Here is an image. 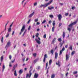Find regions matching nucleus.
Segmentation results:
<instances>
[{
    "instance_id": "nucleus-1",
    "label": "nucleus",
    "mask_w": 78,
    "mask_h": 78,
    "mask_svg": "<svg viewBox=\"0 0 78 78\" xmlns=\"http://www.w3.org/2000/svg\"><path fill=\"white\" fill-rule=\"evenodd\" d=\"M11 45V42L10 41H8L7 43V44L6 45L5 47V48L6 49V50H8V48L9 47H10Z\"/></svg>"
},
{
    "instance_id": "nucleus-2",
    "label": "nucleus",
    "mask_w": 78,
    "mask_h": 78,
    "mask_svg": "<svg viewBox=\"0 0 78 78\" xmlns=\"http://www.w3.org/2000/svg\"><path fill=\"white\" fill-rule=\"evenodd\" d=\"M48 6V5L47 4V3L45 4H41L40 5V6H39V8H42V7H43L44 8H46V7H47Z\"/></svg>"
},
{
    "instance_id": "nucleus-3",
    "label": "nucleus",
    "mask_w": 78,
    "mask_h": 78,
    "mask_svg": "<svg viewBox=\"0 0 78 78\" xmlns=\"http://www.w3.org/2000/svg\"><path fill=\"white\" fill-rule=\"evenodd\" d=\"M25 29V25H23V27L21 30V32L20 33V35L21 34H22V33H23V32L24 31Z\"/></svg>"
},
{
    "instance_id": "nucleus-4",
    "label": "nucleus",
    "mask_w": 78,
    "mask_h": 78,
    "mask_svg": "<svg viewBox=\"0 0 78 78\" xmlns=\"http://www.w3.org/2000/svg\"><path fill=\"white\" fill-rule=\"evenodd\" d=\"M65 50V48L64 47H63L62 50H61L60 51L59 54V55L60 56V55H61L62 54V52L64 51Z\"/></svg>"
},
{
    "instance_id": "nucleus-5",
    "label": "nucleus",
    "mask_w": 78,
    "mask_h": 78,
    "mask_svg": "<svg viewBox=\"0 0 78 78\" xmlns=\"http://www.w3.org/2000/svg\"><path fill=\"white\" fill-rule=\"evenodd\" d=\"M38 39L39 40H38V39L36 38L35 39V41H36L37 43L38 44H41V41H40L41 40V39L39 37H38Z\"/></svg>"
},
{
    "instance_id": "nucleus-6",
    "label": "nucleus",
    "mask_w": 78,
    "mask_h": 78,
    "mask_svg": "<svg viewBox=\"0 0 78 78\" xmlns=\"http://www.w3.org/2000/svg\"><path fill=\"white\" fill-rule=\"evenodd\" d=\"M77 23V21H76L73 23H71L69 25V27H72L73 25H75V24H76Z\"/></svg>"
},
{
    "instance_id": "nucleus-7",
    "label": "nucleus",
    "mask_w": 78,
    "mask_h": 78,
    "mask_svg": "<svg viewBox=\"0 0 78 78\" xmlns=\"http://www.w3.org/2000/svg\"><path fill=\"white\" fill-rule=\"evenodd\" d=\"M34 13H35V12H34L32 13L29 15V18H31V17H33V16H34Z\"/></svg>"
},
{
    "instance_id": "nucleus-8",
    "label": "nucleus",
    "mask_w": 78,
    "mask_h": 78,
    "mask_svg": "<svg viewBox=\"0 0 78 78\" xmlns=\"http://www.w3.org/2000/svg\"><path fill=\"white\" fill-rule=\"evenodd\" d=\"M58 20H61V19H62V16H61V15L59 14L58 16Z\"/></svg>"
},
{
    "instance_id": "nucleus-9",
    "label": "nucleus",
    "mask_w": 78,
    "mask_h": 78,
    "mask_svg": "<svg viewBox=\"0 0 78 78\" xmlns=\"http://www.w3.org/2000/svg\"><path fill=\"white\" fill-rule=\"evenodd\" d=\"M39 75L37 73H35L34 75V78H37Z\"/></svg>"
},
{
    "instance_id": "nucleus-10",
    "label": "nucleus",
    "mask_w": 78,
    "mask_h": 78,
    "mask_svg": "<svg viewBox=\"0 0 78 78\" xmlns=\"http://www.w3.org/2000/svg\"><path fill=\"white\" fill-rule=\"evenodd\" d=\"M58 54L57 52H55V59H57V58H58Z\"/></svg>"
},
{
    "instance_id": "nucleus-11",
    "label": "nucleus",
    "mask_w": 78,
    "mask_h": 78,
    "mask_svg": "<svg viewBox=\"0 0 78 78\" xmlns=\"http://www.w3.org/2000/svg\"><path fill=\"white\" fill-rule=\"evenodd\" d=\"M69 55H68L66 54V60L68 61V59H69Z\"/></svg>"
},
{
    "instance_id": "nucleus-12",
    "label": "nucleus",
    "mask_w": 78,
    "mask_h": 78,
    "mask_svg": "<svg viewBox=\"0 0 78 78\" xmlns=\"http://www.w3.org/2000/svg\"><path fill=\"white\" fill-rule=\"evenodd\" d=\"M56 64L58 66H59V67H60V66H61V63L59 62V61H58V63H56Z\"/></svg>"
},
{
    "instance_id": "nucleus-13",
    "label": "nucleus",
    "mask_w": 78,
    "mask_h": 78,
    "mask_svg": "<svg viewBox=\"0 0 78 78\" xmlns=\"http://www.w3.org/2000/svg\"><path fill=\"white\" fill-rule=\"evenodd\" d=\"M48 9H49V10H51V9H54V7L52 6L51 8L50 7V6L48 7Z\"/></svg>"
},
{
    "instance_id": "nucleus-14",
    "label": "nucleus",
    "mask_w": 78,
    "mask_h": 78,
    "mask_svg": "<svg viewBox=\"0 0 78 78\" xmlns=\"http://www.w3.org/2000/svg\"><path fill=\"white\" fill-rule=\"evenodd\" d=\"M53 0H50L49 1V2H48V3H47V4H48V5H50V4H51V3L52 2H53Z\"/></svg>"
},
{
    "instance_id": "nucleus-15",
    "label": "nucleus",
    "mask_w": 78,
    "mask_h": 78,
    "mask_svg": "<svg viewBox=\"0 0 78 78\" xmlns=\"http://www.w3.org/2000/svg\"><path fill=\"white\" fill-rule=\"evenodd\" d=\"M32 70L31 69L30 71H29V73H30V75H29V78L31 77V75H32V73H31V72L32 71Z\"/></svg>"
},
{
    "instance_id": "nucleus-16",
    "label": "nucleus",
    "mask_w": 78,
    "mask_h": 78,
    "mask_svg": "<svg viewBox=\"0 0 78 78\" xmlns=\"http://www.w3.org/2000/svg\"><path fill=\"white\" fill-rule=\"evenodd\" d=\"M8 33H10V32L11 31V28H9L8 29Z\"/></svg>"
},
{
    "instance_id": "nucleus-17",
    "label": "nucleus",
    "mask_w": 78,
    "mask_h": 78,
    "mask_svg": "<svg viewBox=\"0 0 78 78\" xmlns=\"http://www.w3.org/2000/svg\"><path fill=\"white\" fill-rule=\"evenodd\" d=\"M3 55H2L1 57L0 60L1 62H2V61H3Z\"/></svg>"
},
{
    "instance_id": "nucleus-18",
    "label": "nucleus",
    "mask_w": 78,
    "mask_h": 78,
    "mask_svg": "<svg viewBox=\"0 0 78 78\" xmlns=\"http://www.w3.org/2000/svg\"><path fill=\"white\" fill-rule=\"evenodd\" d=\"M14 75L15 76H17V73L16 72V70H15L14 72Z\"/></svg>"
},
{
    "instance_id": "nucleus-19",
    "label": "nucleus",
    "mask_w": 78,
    "mask_h": 78,
    "mask_svg": "<svg viewBox=\"0 0 78 78\" xmlns=\"http://www.w3.org/2000/svg\"><path fill=\"white\" fill-rule=\"evenodd\" d=\"M65 36H66V34H65V32H63L62 35L63 38H64Z\"/></svg>"
},
{
    "instance_id": "nucleus-20",
    "label": "nucleus",
    "mask_w": 78,
    "mask_h": 78,
    "mask_svg": "<svg viewBox=\"0 0 78 78\" xmlns=\"http://www.w3.org/2000/svg\"><path fill=\"white\" fill-rule=\"evenodd\" d=\"M19 73H20V74H22V73H23V70H22V69H20L19 71Z\"/></svg>"
},
{
    "instance_id": "nucleus-21",
    "label": "nucleus",
    "mask_w": 78,
    "mask_h": 78,
    "mask_svg": "<svg viewBox=\"0 0 78 78\" xmlns=\"http://www.w3.org/2000/svg\"><path fill=\"white\" fill-rule=\"evenodd\" d=\"M52 63V60L51 59L49 61V65H51Z\"/></svg>"
},
{
    "instance_id": "nucleus-22",
    "label": "nucleus",
    "mask_w": 78,
    "mask_h": 78,
    "mask_svg": "<svg viewBox=\"0 0 78 78\" xmlns=\"http://www.w3.org/2000/svg\"><path fill=\"white\" fill-rule=\"evenodd\" d=\"M9 34L8 33H7V35L5 36V37L6 38H7V37H9Z\"/></svg>"
},
{
    "instance_id": "nucleus-23",
    "label": "nucleus",
    "mask_w": 78,
    "mask_h": 78,
    "mask_svg": "<svg viewBox=\"0 0 78 78\" xmlns=\"http://www.w3.org/2000/svg\"><path fill=\"white\" fill-rule=\"evenodd\" d=\"M54 31H55V26H53L52 29V32H54Z\"/></svg>"
},
{
    "instance_id": "nucleus-24",
    "label": "nucleus",
    "mask_w": 78,
    "mask_h": 78,
    "mask_svg": "<svg viewBox=\"0 0 78 78\" xmlns=\"http://www.w3.org/2000/svg\"><path fill=\"white\" fill-rule=\"evenodd\" d=\"M55 77V74H53L51 76V78H54Z\"/></svg>"
},
{
    "instance_id": "nucleus-25",
    "label": "nucleus",
    "mask_w": 78,
    "mask_h": 78,
    "mask_svg": "<svg viewBox=\"0 0 78 78\" xmlns=\"http://www.w3.org/2000/svg\"><path fill=\"white\" fill-rule=\"evenodd\" d=\"M59 45L60 47H62V45H63V44L62 43V42H60L59 43Z\"/></svg>"
},
{
    "instance_id": "nucleus-26",
    "label": "nucleus",
    "mask_w": 78,
    "mask_h": 78,
    "mask_svg": "<svg viewBox=\"0 0 78 78\" xmlns=\"http://www.w3.org/2000/svg\"><path fill=\"white\" fill-rule=\"evenodd\" d=\"M17 64H16L15 65H14L13 67V69H16V67H17Z\"/></svg>"
},
{
    "instance_id": "nucleus-27",
    "label": "nucleus",
    "mask_w": 78,
    "mask_h": 78,
    "mask_svg": "<svg viewBox=\"0 0 78 78\" xmlns=\"http://www.w3.org/2000/svg\"><path fill=\"white\" fill-rule=\"evenodd\" d=\"M56 38H54V39H53L52 40V43H54V42H55V41H56Z\"/></svg>"
},
{
    "instance_id": "nucleus-28",
    "label": "nucleus",
    "mask_w": 78,
    "mask_h": 78,
    "mask_svg": "<svg viewBox=\"0 0 78 78\" xmlns=\"http://www.w3.org/2000/svg\"><path fill=\"white\" fill-rule=\"evenodd\" d=\"M37 3L35 2L34 4V6H37Z\"/></svg>"
},
{
    "instance_id": "nucleus-29",
    "label": "nucleus",
    "mask_w": 78,
    "mask_h": 78,
    "mask_svg": "<svg viewBox=\"0 0 78 78\" xmlns=\"http://www.w3.org/2000/svg\"><path fill=\"white\" fill-rule=\"evenodd\" d=\"M36 55H37V54L36 53H34L33 54V56H34V57H36Z\"/></svg>"
},
{
    "instance_id": "nucleus-30",
    "label": "nucleus",
    "mask_w": 78,
    "mask_h": 78,
    "mask_svg": "<svg viewBox=\"0 0 78 78\" xmlns=\"http://www.w3.org/2000/svg\"><path fill=\"white\" fill-rule=\"evenodd\" d=\"M47 58V54H45L44 55V58H45V59H46V58Z\"/></svg>"
},
{
    "instance_id": "nucleus-31",
    "label": "nucleus",
    "mask_w": 78,
    "mask_h": 78,
    "mask_svg": "<svg viewBox=\"0 0 78 78\" xmlns=\"http://www.w3.org/2000/svg\"><path fill=\"white\" fill-rule=\"evenodd\" d=\"M58 41H59V42H61L62 41V39L61 38H58Z\"/></svg>"
},
{
    "instance_id": "nucleus-32",
    "label": "nucleus",
    "mask_w": 78,
    "mask_h": 78,
    "mask_svg": "<svg viewBox=\"0 0 78 78\" xmlns=\"http://www.w3.org/2000/svg\"><path fill=\"white\" fill-rule=\"evenodd\" d=\"M3 37H2V39H1V42L2 43H3Z\"/></svg>"
},
{
    "instance_id": "nucleus-33",
    "label": "nucleus",
    "mask_w": 78,
    "mask_h": 78,
    "mask_svg": "<svg viewBox=\"0 0 78 78\" xmlns=\"http://www.w3.org/2000/svg\"><path fill=\"white\" fill-rule=\"evenodd\" d=\"M36 69H37V70H39V69H40V66H37L36 67Z\"/></svg>"
},
{
    "instance_id": "nucleus-34",
    "label": "nucleus",
    "mask_w": 78,
    "mask_h": 78,
    "mask_svg": "<svg viewBox=\"0 0 78 78\" xmlns=\"http://www.w3.org/2000/svg\"><path fill=\"white\" fill-rule=\"evenodd\" d=\"M55 21H54L53 22V23H52V25H53V26H54L55 25Z\"/></svg>"
},
{
    "instance_id": "nucleus-35",
    "label": "nucleus",
    "mask_w": 78,
    "mask_h": 78,
    "mask_svg": "<svg viewBox=\"0 0 78 78\" xmlns=\"http://www.w3.org/2000/svg\"><path fill=\"white\" fill-rule=\"evenodd\" d=\"M51 53L52 54V55H53V53H54V51H53V50H51Z\"/></svg>"
},
{
    "instance_id": "nucleus-36",
    "label": "nucleus",
    "mask_w": 78,
    "mask_h": 78,
    "mask_svg": "<svg viewBox=\"0 0 78 78\" xmlns=\"http://www.w3.org/2000/svg\"><path fill=\"white\" fill-rule=\"evenodd\" d=\"M30 30H31V26H30L29 27L28 29V31H30Z\"/></svg>"
},
{
    "instance_id": "nucleus-37",
    "label": "nucleus",
    "mask_w": 78,
    "mask_h": 78,
    "mask_svg": "<svg viewBox=\"0 0 78 78\" xmlns=\"http://www.w3.org/2000/svg\"><path fill=\"white\" fill-rule=\"evenodd\" d=\"M12 58V56L11 55H9V59L10 60H11V58Z\"/></svg>"
},
{
    "instance_id": "nucleus-38",
    "label": "nucleus",
    "mask_w": 78,
    "mask_h": 78,
    "mask_svg": "<svg viewBox=\"0 0 78 78\" xmlns=\"http://www.w3.org/2000/svg\"><path fill=\"white\" fill-rule=\"evenodd\" d=\"M28 2V1H26V2H25L23 5V7H25V6L26 4H27V2Z\"/></svg>"
},
{
    "instance_id": "nucleus-39",
    "label": "nucleus",
    "mask_w": 78,
    "mask_h": 78,
    "mask_svg": "<svg viewBox=\"0 0 78 78\" xmlns=\"http://www.w3.org/2000/svg\"><path fill=\"white\" fill-rule=\"evenodd\" d=\"M69 49L70 50H72V46L71 45L70 47H69Z\"/></svg>"
},
{
    "instance_id": "nucleus-40",
    "label": "nucleus",
    "mask_w": 78,
    "mask_h": 78,
    "mask_svg": "<svg viewBox=\"0 0 78 78\" xmlns=\"http://www.w3.org/2000/svg\"><path fill=\"white\" fill-rule=\"evenodd\" d=\"M38 18H37L34 20V22H38Z\"/></svg>"
},
{
    "instance_id": "nucleus-41",
    "label": "nucleus",
    "mask_w": 78,
    "mask_h": 78,
    "mask_svg": "<svg viewBox=\"0 0 78 78\" xmlns=\"http://www.w3.org/2000/svg\"><path fill=\"white\" fill-rule=\"evenodd\" d=\"M65 16H69V13H65Z\"/></svg>"
},
{
    "instance_id": "nucleus-42",
    "label": "nucleus",
    "mask_w": 78,
    "mask_h": 78,
    "mask_svg": "<svg viewBox=\"0 0 78 78\" xmlns=\"http://www.w3.org/2000/svg\"><path fill=\"white\" fill-rule=\"evenodd\" d=\"M37 62V59L35 60L34 61V63H36V62Z\"/></svg>"
},
{
    "instance_id": "nucleus-43",
    "label": "nucleus",
    "mask_w": 78,
    "mask_h": 78,
    "mask_svg": "<svg viewBox=\"0 0 78 78\" xmlns=\"http://www.w3.org/2000/svg\"><path fill=\"white\" fill-rule=\"evenodd\" d=\"M46 22V20H44L42 22V23L43 24L44 23H45Z\"/></svg>"
},
{
    "instance_id": "nucleus-44",
    "label": "nucleus",
    "mask_w": 78,
    "mask_h": 78,
    "mask_svg": "<svg viewBox=\"0 0 78 78\" xmlns=\"http://www.w3.org/2000/svg\"><path fill=\"white\" fill-rule=\"evenodd\" d=\"M74 54H75V51H73V52H72L71 53L72 55H73Z\"/></svg>"
},
{
    "instance_id": "nucleus-45",
    "label": "nucleus",
    "mask_w": 78,
    "mask_h": 78,
    "mask_svg": "<svg viewBox=\"0 0 78 78\" xmlns=\"http://www.w3.org/2000/svg\"><path fill=\"white\" fill-rule=\"evenodd\" d=\"M68 30H69V32H70V31H71V29L70 28H68Z\"/></svg>"
},
{
    "instance_id": "nucleus-46",
    "label": "nucleus",
    "mask_w": 78,
    "mask_h": 78,
    "mask_svg": "<svg viewBox=\"0 0 78 78\" xmlns=\"http://www.w3.org/2000/svg\"><path fill=\"white\" fill-rule=\"evenodd\" d=\"M47 67H48V62L46 63V69H47Z\"/></svg>"
},
{
    "instance_id": "nucleus-47",
    "label": "nucleus",
    "mask_w": 78,
    "mask_h": 78,
    "mask_svg": "<svg viewBox=\"0 0 78 78\" xmlns=\"http://www.w3.org/2000/svg\"><path fill=\"white\" fill-rule=\"evenodd\" d=\"M76 73H77V71L73 72V74L74 75H75V74H76Z\"/></svg>"
},
{
    "instance_id": "nucleus-48",
    "label": "nucleus",
    "mask_w": 78,
    "mask_h": 78,
    "mask_svg": "<svg viewBox=\"0 0 78 78\" xmlns=\"http://www.w3.org/2000/svg\"><path fill=\"white\" fill-rule=\"evenodd\" d=\"M49 17H50L51 18H52V17H53V15H49Z\"/></svg>"
},
{
    "instance_id": "nucleus-49",
    "label": "nucleus",
    "mask_w": 78,
    "mask_h": 78,
    "mask_svg": "<svg viewBox=\"0 0 78 78\" xmlns=\"http://www.w3.org/2000/svg\"><path fill=\"white\" fill-rule=\"evenodd\" d=\"M39 35V33H37L36 35V36L37 37H38V35Z\"/></svg>"
},
{
    "instance_id": "nucleus-50",
    "label": "nucleus",
    "mask_w": 78,
    "mask_h": 78,
    "mask_svg": "<svg viewBox=\"0 0 78 78\" xmlns=\"http://www.w3.org/2000/svg\"><path fill=\"white\" fill-rule=\"evenodd\" d=\"M43 37L44 38V39H45V38H46V34H45L43 36Z\"/></svg>"
},
{
    "instance_id": "nucleus-51",
    "label": "nucleus",
    "mask_w": 78,
    "mask_h": 78,
    "mask_svg": "<svg viewBox=\"0 0 78 78\" xmlns=\"http://www.w3.org/2000/svg\"><path fill=\"white\" fill-rule=\"evenodd\" d=\"M5 65H3V67H2V69H5Z\"/></svg>"
},
{
    "instance_id": "nucleus-52",
    "label": "nucleus",
    "mask_w": 78,
    "mask_h": 78,
    "mask_svg": "<svg viewBox=\"0 0 78 78\" xmlns=\"http://www.w3.org/2000/svg\"><path fill=\"white\" fill-rule=\"evenodd\" d=\"M40 24V23L39 22H37V23L36 25H39Z\"/></svg>"
},
{
    "instance_id": "nucleus-53",
    "label": "nucleus",
    "mask_w": 78,
    "mask_h": 78,
    "mask_svg": "<svg viewBox=\"0 0 78 78\" xmlns=\"http://www.w3.org/2000/svg\"><path fill=\"white\" fill-rule=\"evenodd\" d=\"M25 0H23V1L22 2V5H23V3H24V2H25Z\"/></svg>"
},
{
    "instance_id": "nucleus-54",
    "label": "nucleus",
    "mask_w": 78,
    "mask_h": 78,
    "mask_svg": "<svg viewBox=\"0 0 78 78\" xmlns=\"http://www.w3.org/2000/svg\"><path fill=\"white\" fill-rule=\"evenodd\" d=\"M28 77H29V74H27V75L26 78H28Z\"/></svg>"
},
{
    "instance_id": "nucleus-55",
    "label": "nucleus",
    "mask_w": 78,
    "mask_h": 78,
    "mask_svg": "<svg viewBox=\"0 0 78 78\" xmlns=\"http://www.w3.org/2000/svg\"><path fill=\"white\" fill-rule=\"evenodd\" d=\"M62 23H59V27H60L61 26V25H62Z\"/></svg>"
},
{
    "instance_id": "nucleus-56",
    "label": "nucleus",
    "mask_w": 78,
    "mask_h": 78,
    "mask_svg": "<svg viewBox=\"0 0 78 78\" xmlns=\"http://www.w3.org/2000/svg\"><path fill=\"white\" fill-rule=\"evenodd\" d=\"M15 61V59H14L13 61H12V63H14Z\"/></svg>"
},
{
    "instance_id": "nucleus-57",
    "label": "nucleus",
    "mask_w": 78,
    "mask_h": 78,
    "mask_svg": "<svg viewBox=\"0 0 78 78\" xmlns=\"http://www.w3.org/2000/svg\"><path fill=\"white\" fill-rule=\"evenodd\" d=\"M14 33H15V31H13V32H12V36H13V35H14Z\"/></svg>"
},
{
    "instance_id": "nucleus-58",
    "label": "nucleus",
    "mask_w": 78,
    "mask_h": 78,
    "mask_svg": "<svg viewBox=\"0 0 78 78\" xmlns=\"http://www.w3.org/2000/svg\"><path fill=\"white\" fill-rule=\"evenodd\" d=\"M45 58H44V59H43L44 62H45Z\"/></svg>"
},
{
    "instance_id": "nucleus-59",
    "label": "nucleus",
    "mask_w": 78,
    "mask_h": 78,
    "mask_svg": "<svg viewBox=\"0 0 78 78\" xmlns=\"http://www.w3.org/2000/svg\"><path fill=\"white\" fill-rule=\"evenodd\" d=\"M68 74H69V73H67L66 74V76H67V75H68Z\"/></svg>"
},
{
    "instance_id": "nucleus-60",
    "label": "nucleus",
    "mask_w": 78,
    "mask_h": 78,
    "mask_svg": "<svg viewBox=\"0 0 78 78\" xmlns=\"http://www.w3.org/2000/svg\"><path fill=\"white\" fill-rule=\"evenodd\" d=\"M51 23V21L50 20L49 21L48 23H49V24H50V23Z\"/></svg>"
},
{
    "instance_id": "nucleus-61",
    "label": "nucleus",
    "mask_w": 78,
    "mask_h": 78,
    "mask_svg": "<svg viewBox=\"0 0 78 78\" xmlns=\"http://www.w3.org/2000/svg\"><path fill=\"white\" fill-rule=\"evenodd\" d=\"M9 67H12V65L11 64V63H9Z\"/></svg>"
},
{
    "instance_id": "nucleus-62",
    "label": "nucleus",
    "mask_w": 78,
    "mask_h": 78,
    "mask_svg": "<svg viewBox=\"0 0 78 78\" xmlns=\"http://www.w3.org/2000/svg\"><path fill=\"white\" fill-rule=\"evenodd\" d=\"M71 9H75V7H73Z\"/></svg>"
},
{
    "instance_id": "nucleus-63",
    "label": "nucleus",
    "mask_w": 78,
    "mask_h": 78,
    "mask_svg": "<svg viewBox=\"0 0 78 78\" xmlns=\"http://www.w3.org/2000/svg\"><path fill=\"white\" fill-rule=\"evenodd\" d=\"M48 73V69H47V71L46 72V74H47Z\"/></svg>"
},
{
    "instance_id": "nucleus-64",
    "label": "nucleus",
    "mask_w": 78,
    "mask_h": 78,
    "mask_svg": "<svg viewBox=\"0 0 78 78\" xmlns=\"http://www.w3.org/2000/svg\"><path fill=\"white\" fill-rule=\"evenodd\" d=\"M60 4L61 5H63V3H60Z\"/></svg>"
}]
</instances>
